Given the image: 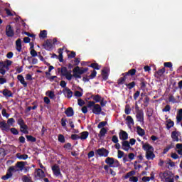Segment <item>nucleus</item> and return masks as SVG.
<instances>
[{"label": "nucleus", "mask_w": 182, "mask_h": 182, "mask_svg": "<svg viewBox=\"0 0 182 182\" xmlns=\"http://www.w3.org/2000/svg\"><path fill=\"white\" fill-rule=\"evenodd\" d=\"M12 60H5L4 61H0V75H6V73L9 70L11 66H12Z\"/></svg>", "instance_id": "f257e3e1"}, {"label": "nucleus", "mask_w": 182, "mask_h": 182, "mask_svg": "<svg viewBox=\"0 0 182 182\" xmlns=\"http://www.w3.org/2000/svg\"><path fill=\"white\" fill-rule=\"evenodd\" d=\"M89 70V68H80L79 66H77L73 68V76L75 77V79H82V75L83 73H86Z\"/></svg>", "instance_id": "f03ea898"}, {"label": "nucleus", "mask_w": 182, "mask_h": 182, "mask_svg": "<svg viewBox=\"0 0 182 182\" xmlns=\"http://www.w3.org/2000/svg\"><path fill=\"white\" fill-rule=\"evenodd\" d=\"M159 177L161 178V181L173 182V178H171V174H170V172L161 173L159 174Z\"/></svg>", "instance_id": "7ed1b4c3"}, {"label": "nucleus", "mask_w": 182, "mask_h": 182, "mask_svg": "<svg viewBox=\"0 0 182 182\" xmlns=\"http://www.w3.org/2000/svg\"><path fill=\"white\" fill-rule=\"evenodd\" d=\"M17 123L18 125H20L21 132H22V133H24V134H28V126L25 124L23 119H22V118L18 119L17 120Z\"/></svg>", "instance_id": "20e7f679"}, {"label": "nucleus", "mask_w": 182, "mask_h": 182, "mask_svg": "<svg viewBox=\"0 0 182 182\" xmlns=\"http://www.w3.org/2000/svg\"><path fill=\"white\" fill-rule=\"evenodd\" d=\"M52 171L55 177H62V172H60V167L58 164L52 166Z\"/></svg>", "instance_id": "39448f33"}, {"label": "nucleus", "mask_w": 182, "mask_h": 182, "mask_svg": "<svg viewBox=\"0 0 182 182\" xmlns=\"http://www.w3.org/2000/svg\"><path fill=\"white\" fill-rule=\"evenodd\" d=\"M98 156L101 157H107L109 156V151L105 148L99 149L96 151Z\"/></svg>", "instance_id": "423d86ee"}, {"label": "nucleus", "mask_w": 182, "mask_h": 182, "mask_svg": "<svg viewBox=\"0 0 182 182\" xmlns=\"http://www.w3.org/2000/svg\"><path fill=\"white\" fill-rule=\"evenodd\" d=\"M34 176L37 180H39V178H43L45 177V172L41 168L36 169Z\"/></svg>", "instance_id": "0eeeda50"}, {"label": "nucleus", "mask_w": 182, "mask_h": 182, "mask_svg": "<svg viewBox=\"0 0 182 182\" xmlns=\"http://www.w3.org/2000/svg\"><path fill=\"white\" fill-rule=\"evenodd\" d=\"M92 112L94 114H100V113H102V107H100L99 104H96L92 108Z\"/></svg>", "instance_id": "6e6552de"}, {"label": "nucleus", "mask_w": 182, "mask_h": 182, "mask_svg": "<svg viewBox=\"0 0 182 182\" xmlns=\"http://www.w3.org/2000/svg\"><path fill=\"white\" fill-rule=\"evenodd\" d=\"M0 129L3 132H9L11 127L4 121L0 122Z\"/></svg>", "instance_id": "1a4fd4ad"}, {"label": "nucleus", "mask_w": 182, "mask_h": 182, "mask_svg": "<svg viewBox=\"0 0 182 182\" xmlns=\"http://www.w3.org/2000/svg\"><path fill=\"white\" fill-rule=\"evenodd\" d=\"M143 149L146 153H149L150 151H154V148L150 144H144L142 146Z\"/></svg>", "instance_id": "9d476101"}, {"label": "nucleus", "mask_w": 182, "mask_h": 182, "mask_svg": "<svg viewBox=\"0 0 182 182\" xmlns=\"http://www.w3.org/2000/svg\"><path fill=\"white\" fill-rule=\"evenodd\" d=\"M136 117L138 122H144V113H143V111L138 110L136 112Z\"/></svg>", "instance_id": "9b49d317"}, {"label": "nucleus", "mask_w": 182, "mask_h": 182, "mask_svg": "<svg viewBox=\"0 0 182 182\" xmlns=\"http://www.w3.org/2000/svg\"><path fill=\"white\" fill-rule=\"evenodd\" d=\"M6 34L9 37H12L14 35V30L10 25L7 26L6 28Z\"/></svg>", "instance_id": "f8f14e48"}, {"label": "nucleus", "mask_w": 182, "mask_h": 182, "mask_svg": "<svg viewBox=\"0 0 182 182\" xmlns=\"http://www.w3.org/2000/svg\"><path fill=\"white\" fill-rule=\"evenodd\" d=\"M53 47V44L52 40H47L44 44L45 49H46L47 50H50Z\"/></svg>", "instance_id": "ddd939ff"}, {"label": "nucleus", "mask_w": 182, "mask_h": 182, "mask_svg": "<svg viewBox=\"0 0 182 182\" xmlns=\"http://www.w3.org/2000/svg\"><path fill=\"white\" fill-rule=\"evenodd\" d=\"M63 93L65 95H66V97L68 99H70V97H72L73 96V92H72V90H70V89L69 88H64L63 90Z\"/></svg>", "instance_id": "4468645a"}, {"label": "nucleus", "mask_w": 182, "mask_h": 182, "mask_svg": "<svg viewBox=\"0 0 182 182\" xmlns=\"http://www.w3.org/2000/svg\"><path fill=\"white\" fill-rule=\"evenodd\" d=\"M17 79L18 81H20V83L24 86V87H26L28 86V82L25 81V78L22 76V75H18L17 76Z\"/></svg>", "instance_id": "2eb2a0df"}, {"label": "nucleus", "mask_w": 182, "mask_h": 182, "mask_svg": "<svg viewBox=\"0 0 182 182\" xmlns=\"http://www.w3.org/2000/svg\"><path fill=\"white\" fill-rule=\"evenodd\" d=\"M156 157L154 154V151H151L146 153V158L147 160H153Z\"/></svg>", "instance_id": "dca6fc26"}, {"label": "nucleus", "mask_w": 182, "mask_h": 182, "mask_svg": "<svg viewBox=\"0 0 182 182\" xmlns=\"http://www.w3.org/2000/svg\"><path fill=\"white\" fill-rule=\"evenodd\" d=\"M128 138H129V134H127V132L124 131H121L119 132V139L121 140H127Z\"/></svg>", "instance_id": "f3484780"}, {"label": "nucleus", "mask_w": 182, "mask_h": 182, "mask_svg": "<svg viewBox=\"0 0 182 182\" xmlns=\"http://www.w3.org/2000/svg\"><path fill=\"white\" fill-rule=\"evenodd\" d=\"M66 116L68 117H72L73 114H75V112H73V107H68L65 112Z\"/></svg>", "instance_id": "a211bd4d"}, {"label": "nucleus", "mask_w": 182, "mask_h": 182, "mask_svg": "<svg viewBox=\"0 0 182 182\" xmlns=\"http://www.w3.org/2000/svg\"><path fill=\"white\" fill-rule=\"evenodd\" d=\"M16 50H18V52H21V50H22V41L21 40V38H18L16 41Z\"/></svg>", "instance_id": "6ab92c4d"}, {"label": "nucleus", "mask_w": 182, "mask_h": 182, "mask_svg": "<svg viewBox=\"0 0 182 182\" xmlns=\"http://www.w3.org/2000/svg\"><path fill=\"white\" fill-rule=\"evenodd\" d=\"M80 134V140H86L87 137H89V132H82L79 134Z\"/></svg>", "instance_id": "aec40b11"}, {"label": "nucleus", "mask_w": 182, "mask_h": 182, "mask_svg": "<svg viewBox=\"0 0 182 182\" xmlns=\"http://www.w3.org/2000/svg\"><path fill=\"white\" fill-rule=\"evenodd\" d=\"M102 75L103 79H105V80H107V77H109V69L104 68L102 70Z\"/></svg>", "instance_id": "412c9836"}, {"label": "nucleus", "mask_w": 182, "mask_h": 182, "mask_svg": "<svg viewBox=\"0 0 182 182\" xmlns=\"http://www.w3.org/2000/svg\"><path fill=\"white\" fill-rule=\"evenodd\" d=\"M65 50V47L63 48H59L58 49V59L60 62H63V50Z\"/></svg>", "instance_id": "4be33fe9"}, {"label": "nucleus", "mask_w": 182, "mask_h": 182, "mask_svg": "<svg viewBox=\"0 0 182 182\" xmlns=\"http://www.w3.org/2000/svg\"><path fill=\"white\" fill-rule=\"evenodd\" d=\"M122 149L123 150H125V151H127V150H129L130 149V144L127 141H124L122 142Z\"/></svg>", "instance_id": "5701e85b"}, {"label": "nucleus", "mask_w": 182, "mask_h": 182, "mask_svg": "<svg viewBox=\"0 0 182 182\" xmlns=\"http://www.w3.org/2000/svg\"><path fill=\"white\" fill-rule=\"evenodd\" d=\"M25 164H26V162H23V161L17 162L16 167L19 168L20 171H22V170L25 168Z\"/></svg>", "instance_id": "b1692460"}, {"label": "nucleus", "mask_w": 182, "mask_h": 182, "mask_svg": "<svg viewBox=\"0 0 182 182\" xmlns=\"http://www.w3.org/2000/svg\"><path fill=\"white\" fill-rule=\"evenodd\" d=\"M176 151L179 156H182V144H177L176 145Z\"/></svg>", "instance_id": "393cba45"}, {"label": "nucleus", "mask_w": 182, "mask_h": 182, "mask_svg": "<svg viewBox=\"0 0 182 182\" xmlns=\"http://www.w3.org/2000/svg\"><path fill=\"white\" fill-rule=\"evenodd\" d=\"M105 163L109 165V167H113V164H114V159L113 158L108 157L105 160Z\"/></svg>", "instance_id": "a878e982"}, {"label": "nucleus", "mask_w": 182, "mask_h": 182, "mask_svg": "<svg viewBox=\"0 0 182 182\" xmlns=\"http://www.w3.org/2000/svg\"><path fill=\"white\" fill-rule=\"evenodd\" d=\"M176 120L178 123H180L182 120V109H178L177 115H176Z\"/></svg>", "instance_id": "bb28decb"}, {"label": "nucleus", "mask_w": 182, "mask_h": 182, "mask_svg": "<svg viewBox=\"0 0 182 182\" xmlns=\"http://www.w3.org/2000/svg\"><path fill=\"white\" fill-rule=\"evenodd\" d=\"M171 138L173 139V141H178V132L176 131L172 132Z\"/></svg>", "instance_id": "cd10ccee"}, {"label": "nucleus", "mask_w": 182, "mask_h": 182, "mask_svg": "<svg viewBox=\"0 0 182 182\" xmlns=\"http://www.w3.org/2000/svg\"><path fill=\"white\" fill-rule=\"evenodd\" d=\"M21 180L23 182H33L32 178L29 176L24 175L21 177Z\"/></svg>", "instance_id": "c85d7f7f"}, {"label": "nucleus", "mask_w": 182, "mask_h": 182, "mask_svg": "<svg viewBox=\"0 0 182 182\" xmlns=\"http://www.w3.org/2000/svg\"><path fill=\"white\" fill-rule=\"evenodd\" d=\"M126 121L127 122L129 126H133V124H134V121L133 120L132 116H127L126 118Z\"/></svg>", "instance_id": "c756f323"}, {"label": "nucleus", "mask_w": 182, "mask_h": 182, "mask_svg": "<svg viewBox=\"0 0 182 182\" xmlns=\"http://www.w3.org/2000/svg\"><path fill=\"white\" fill-rule=\"evenodd\" d=\"M11 177H12V173L7 171L6 174L1 177V180H4V181L9 180Z\"/></svg>", "instance_id": "7c9ffc66"}, {"label": "nucleus", "mask_w": 182, "mask_h": 182, "mask_svg": "<svg viewBox=\"0 0 182 182\" xmlns=\"http://www.w3.org/2000/svg\"><path fill=\"white\" fill-rule=\"evenodd\" d=\"M48 35V32L46 30H43L40 32L39 38L41 39H45Z\"/></svg>", "instance_id": "2f4dec72"}, {"label": "nucleus", "mask_w": 182, "mask_h": 182, "mask_svg": "<svg viewBox=\"0 0 182 182\" xmlns=\"http://www.w3.org/2000/svg\"><path fill=\"white\" fill-rule=\"evenodd\" d=\"M3 95L6 97H12V92L8 90H3Z\"/></svg>", "instance_id": "473e14b6"}, {"label": "nucleus", "mask_w": 182, "mask_h": 182, "mask_svg": "<svg viewBox=\"0 0 182 182\" xmlns=\"http://www.w3.org/2000/svg\"><path fill=\"white\" fill-rule=\"evenodd\" d=\"M46 95V96H48L50 99H55V92L53 91H47Z\"/></svg>", "instance_id": "72a5a7b5"}, {"label": "nucleus", "mask_w": 182, "mask_h": 182, "mask_svg": "<svg viewBox=\"0 0 182 182\" xmlns=\"http://www.w3.org/2000/svg\"><path fill=\"white\" fill-rule=\"evenodd\" d=\"M106 133H107V129H106V128H102L99 134V137H104Z\"/></svg>", "instance_id": "f704fd0d"}, {"label": "nucleus", "mask_w": 182, "mask_h": 182, "mask_svg": "<svg viewBox=\"0 0 182 182\" xmlns=\"http://www.w3.org/2000/svg\"><path fill=\"white\" fill-rule=\"evenodd\" d=\"M134 174H136V172L134 171H131L124 176V178H130V177H133Z\"/></svg>", "instance_id": "c9c22d12"}, {"label": "nucleus", "mask_w": 182, "mask_h": 182, "mask_svg": "<svg viewBox=\"0 0 182 182\" xmlns=\"http://www.w3.org/2000/svg\"><path fill=\"white\" fill-rule=\"evenodd\" d=\"M17 158L19 159V160H26L28 159V155L17 154Z\"/></svg>", "instance_id": "e433bc0d"}, {"label": "nucleus", "mask_w": 182, "mask_h": 182, "mask_svg": "<svg viewBox=\"0 0 182 182\" xmlns=\"http://www.w3.org/2000/svg\"><path fill=\"white\" fill-rule=\"evenodd\" d=\"M14 21L16 23H18L19 22H21V23H25V21H26V20L22 19V18H21V16H18L14 18Z\"/></svg>", "instance_id": "4c0bfd02"}, {"label": "nucleus", "mask_w": 182, "mask_h": 182, "mask_svg": "<svg viewBox=\"0 0 182 182\" xmlns=\"http://www.w3.org/2000/svg\"><path fill=\"white\" fill-rule=\"evenodd\" d=\"M136 132L139 136H144V129H141V127H137Z\"/></svg>", "instance_id": "58836bf2"}, {"label": "nucleus", "mask_w": 182, "mask_h": 182, "mask_svg": "<svg viewBox=\"0 0 182 182\" xmlns=\"http://www.w3.org/2000/svg\"><path fill=\"white\" fill-rule=\"evenodd\" d=\"M173 126H174V122L171 121V119H168L166 121V127H168V129H171Z\"/></svg>", "instance_id": "ea45409f"}, {"label": "nucleus", "mask_w": 182, "mask_h": 182, "mask_svg": "<svg viewBox=\"0 0 182 182\" xmlns=\"http://www.w3.org/2000/svg\"><path fill=\"white\" fill-rule=\"evenodd\" d=\"M130 75L131 76H134L136 75V69H131L127 73H125V76Z\"/></svg>", "instance_id": "a19ab883"}, {"label": "nucleus", "mask_w": 182, "mask_h": 182, "mask_svg": "<svg viewBox=\"0 0 182 182\" xmlns=\"http://www.w3.org/2000/svg\"><path fill=\"white\" fill-rule=\"evenodd\" d=\"M65 77L68 80H72V77H73V74L72 75V71H68Z\"/></svg>", "instance_id": "79ce46f5"}, {"label": "nucleus", "mask_w": 182, "mask_h": 182, "mask_svg": "<svg viewBox=\"0 0 182 182\" xmlns=\"http://www.w3.org/2000/svg\"><path fill=\"white\" fill-rule=\"evenodd\" d=\"M14 123H15V119L14 118H9L7 120V124L10 127L11 126H14Z\"/></svg>", "instance_id": "37998d69"}, {"label": "nucleus", "mask_w": 182, "mask_h": 182, "mask_svg": "<svg viewBox=\"0 0 182 182\" xmlns=\"http://www.w3.org/2000/svg\"><path fill=\"white\" fill-rule=\"evenodd\" d=\"M124 82H126V75H124L123 77H120L118 80V85H123V83H124Z\"/></svg>", "instance_id": "c03bdc74"}, {"label": "nucleus", "mask_w": 182, "mask_h": 182, "mask_svg": "<svg viewBox=\"0 0 182 182\" xmlns=\"http://www.w3.org/2000/svg\"><path fill=\"white\" fill-rule=\"evenodd\" d=\"M127 87H128V89H133V87H134V86H136V82H132L129 84H125Z\"/></svg>", "instance_id": "a18cd8bd"}, {"label": "nucleus", "mask_w": 182, "mask_h": 182, "mask_svg": "<svg viewBox=\"0 0 182 182\" xmlns=\"http://www.w3.org/2000/svg\"><path fill=\"white\" fill-rule=\"evenodd\" d=\"M5 157V151L4 149H0V161L1 160H4V158Z\"/></svg>", "instance_id": "49530a36"}, {"label": "nucleus", "mask_w": 182, "mask_h": 182, "mask_svg": "<svg viewBox=\"0 0 182 182\" xmlns=\"http://www.w3.org/2000/svg\"><path fill=\"white\" fill-rule=\"evenodd\" d=\"M90 66L91 68H93V69H96L97 70H99L100 69V66L97 63H92Z\"/></svg>", "instance_id": "de8ad7c7"}, {"label": "nucleus", "mask_w": 182, "mask_h": 182, "mask_svg": "<svg viewBox=\"0 0 182 182\" xmlns=\"http://www.w3.org/2000/svg\"><path fill=\"white\" fill-rule=\"evenodd\" d=\"M28 60H32V63L33 65H36V63H38V59L36 58H33L32 57H28Z\"/></svg>", "instance_id": "09e8293b"}, {"label": "nucleus", "mask_w": 182, "mask_h": 182, "mask_svg": "<svg viewBox=\"0 0 182 182\" xmlns=\"http://www.w3.org/2000/svg\"><path fill=\"white\" fill-rule=\"evenodd\" d=\"M166 164H168L171 167H174L176 166V164L174 162L171 161V159H167L166 160Z\"/></svg>", "instance_id": "8fccbe9b"}, {"label": "nucleus", "mask_w": 182, "mask_h": 182, "mask_svg": "<svg viewBox=\"0 0 182 182\" xmlns=\"http://www.w3.org/2000/svg\"><path fill=\"white\" fill-rule=\"evenodd\" d=\"M58 141L60 143H65V136L62 134L58 135Z\"/></svg>", "instance_id": "3c124183"}, {"label": "nucleus", "mask_w": 182, "mask_h": 182, "mask_svg": "<svg viewBox=\"0 0 182 182\" xmlns=\"http://www.w3.org/2000/svg\"><path fill=\"white\" fill-rule=\"evenodd\" d=\"M100 99H102V97L99 95L93 97V100H95L96 103H99V102H100Z\"/></svg>", "instance_id": "603ef678"}, {"label": "nucleus", "mask_w": 182, "mask_h": 182, "mask_svg": "<svg viewBox=\"0 0 182 182\" xmlns=\"http://www.w3.org/2000/svg\"><path fill=\"white\" fill-rule=\"evenodd\" d=\"M26 139L27 140H28L29 141H36V139L31 135H27L26 136Z\"/></svg>", "instance_id": "864d4df0"}, {"label": "nucleus", "mask_w": 182, "mask_h": 182, "mask_svg": "<svg viewBox=\"0 0 182 182\" xmlns=\"http://www.w3.org/2000/svg\"><path fill=\"white\" fill-rule=\"evenodd\" d=\"M165 72H166V68H162V69L158 70L157 73H158L159 76H163V75H164Z\"/></svg>", "instance_id": "5fc2aeb1"}, {"label": "nucleus", "mask_w": 182, "mask_h": 182, "mask_svg": "<svg viewBox=\"0 0 182 182\" xmlns=\"http://www.w3.org/2000/svg\"><path fill=\"white\" fill-rule=\"evenodd\" d=\"M107 122H101L99 123V124L97 125L98 129H102L104 128L105 126H106Z\"/></svg>", "instance_id": "6e6d98bb"}, {"label": "nucleus", "mask_w": 182, "mask_h": 182, "mask_svg": "<svg viewBox=\"0 0 182 182\" xmlns=\"http://www.w3.org/2000/svg\"><path fill=\"white\" fill-rule=\"evenodd\" d=\"M1 114L4 117H6V119H8V117H9V114L6 113V109H2Z\"/></svg>", "instance_id": "4d7b16f0"}, {"label": "nucleus", "mask_w": 182, "mask_h": 182, "mask_svg": "<svg viewBox=\"0 0 182 182\" xmlns=\"http://www.w3.org/2000/svg\"><path fill=\"white\" fill-rule=\"evenodd\" d=\"M68 72L69 71H68V69H66V68H63L61 69V75H63V76H65Z\"/></svg>", "instance_id": "13d9d810"}, {"label": "nucleus", "mask_w": 182, "mask_h": 182, "mask_svg": "<svg viewBox=\"0 0 182 182\" xmlns=\"http://www.w3.org/2000/svg\"><path fill=\"white\" fill-rule=\"evenodd\" d=\"M5 12L7 16H14V14H12L11 10H9V9H5Z\"/></svg>", "instance_id": "bf43d9fd"}, {"label": "nucleus", "mask_w": 182, "mask_h": 182, "mask_svg": "<svg viewBox=\"0 0 182 182\" xmlns=\"http://www.w3.org/2000/svg\"><path fill=\"white\" fill-rule=\"evenodd\" d=\"M10 131L11 132L12 134H19V132H18V129H16V128H10Z\"/></svg>", "instance_id": "052dcab7"}, {"label": "nucleus", "mask_w": 182, "mask_h": 182, "mask_svg": "<svg viewBox=\"0 0 182 182\" xmlns=\"http://www.w3.org/2000/svg\"><path fill=\"white\" fill-rule=\"evenodd\" d=\"M71 139L73 140H78V139H80V134H73L71 136Z\"/></svg>", "instance_id": "680f3d73"}, {"label": "nucleus", "mask_w": 182, "mask_h": 182, "mask_svg": "<svg viewBox=\"0 0 182 182\" xmlns=\"http://www.w3.org/2000/svg\"><path fill=\"white\" fill-rule=\"evenodd\" d=\"M124 156V152L118 150V154H117V157L118 159H122V157H123Z\"/></svg>", "instance_id": "e2e57ef3"}, {"label": "nucleus", "mask_w": 182, "mask_h": 182, "mask_svg": "<svg viewBox=\"0 0 182 182\" xmlns=\"http://www.w3.org/2000/svg\"><path fill=\"white\" fill-rule=\"evenodd\" d=\"M96 75H97V72H96V70H93L90 75V79H94V77H96Z\"/></svg>", "instance_id": "0e129e2a"}, {"label": "nucleus", "mask_w": 182, "mask_h": 182, "mask_svg": "<svg viewBox=\"0 0 182 182\" xmlns=\"http://www.w3.org/2000/svg\"><path fill=\"white\" fill-rule=\"evenodd\" d=\"M14 58V53L9 52L6 54L7 59H12Z\"/></svg>", "instance_id": "69168bd1"}, {"label": "nucleus", "mask_w": 182, "mask_h": 182, "mask_svg": "<svg viewBox=\"0 0 182 182\" xmlns=\"http://www.w3.org/2000/svg\"><path fill=\"white\" fill-rule=\"evenodd\" d=\"M129 181L138 182L139 181V178H137V177H136V176H132V177H130Z\"/></svg>", "instance_id": "338daca9"}, {"label": "nucleus", "mask_w": 182, "mask_h": 182, "mask_svg": "<svg viewBox=\"0 0 182 182\" xmlns=\"http://www.w3.org/2000/svg\"><path fill=\"white\" fill-rule=\"evenodd\" d=\"M128 159H129V161H132V160H134V154L130 153L128 155Z\"/></svg>", "instance_id": "774afa93"}]
</instances>
